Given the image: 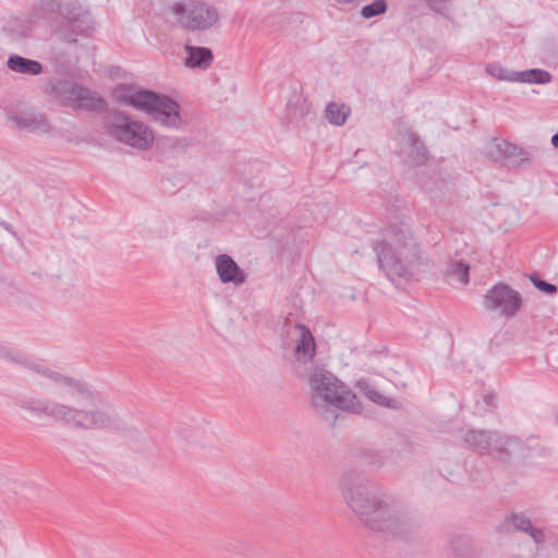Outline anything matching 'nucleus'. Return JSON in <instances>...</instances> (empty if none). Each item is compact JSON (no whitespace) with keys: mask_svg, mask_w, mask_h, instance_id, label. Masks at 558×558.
<instances>
[{"mask_svg":"<svg viewBox=\"0 0 558 558\" xmlns=\"http://www.w3.org/2000/svg\"><path fill=\"white\" fill-rule=\"evenodd\" d=\"M61 4L57 0H41L40 3L34 9L29 23L38 24L44 23L51 28V31L59 33L61 37L66 41H75L74 34H61L54 26V22L60 17Z\"/></svg>","mask_w":558,"mask_h":558,"instance_id":"10","label":"nucleus"},{"mask_svg":"<svg viewBox=\"0 0 558 558\" xmlns=\"http://www.w3.org/2000/svg\"><path fill=\"white\" fill-rule=\"evenodd\" d=\"M526 534L533 539L536 545L535 551L533 555H537L541 546L546 542V534L543 529L536 527L532 524V527L529 529Z\"/></svg>","mask_w":558,"mask_h":558,"instance_id":"30","label":"nucleus"},{"mask_svg":"<svg viewBox=\"0 0 558 558\" xmlns=\"http://www.w3.org/2000/svg\"><path fill=\"white\" fill-rule=\"evenodd\" d=\"M388 9L386 0H375L373 3L364 5L361 10V15L364 19H372L386 13Z\"/></svg>","mask_w":558,"mask_h":558,"instance_id":"27","label":"nucleus"},{"mask_svg":"<svg viewBox=\"0 0 558 558\" xmlns=\"http://www.w3.org/2000/svg\"><path fill=\"white\" fill-rule=\"evenodd\" d=\"M410 142L412 144V158L416 165H423L427 160V149L420 141L416 134H410Z\"/></svg>","mask_w":558,"mask_h":558,"instance_id":"26","label":"nucleus"},{"mask_svg":"<svg viewBox=\"0 0 558 558\" xmlns=\"http://www.w3.org/2000/svg\"><path fill=\"white\" fill-rule=\"evenodd\" d=\"M7 66L13 72L25 75H39L43 72V65L40 62L19 54L10 56L7 61Z\"/></svg>","mask_w":558,"mask_h":558,"instance_id":"17","label":"nucleus"},{"mask_svg":"<svg viewBox=\"0 0 558 558\" xmlns=\"http://www.w3.org/2000/svg\"><path fill=\"white\" fill-rule=\"evenodd\" d=\"M469 265L465 263L452 262L448 265L446 275L461 284H466L469 282Z\"/></svg>","mask_w":558,"mask_h":558,"instance_id":"23","label":"nucleus"},{"mask_svg":"<svg viewBox=\"0 0 558 558\" xmlns=\"http://www.w3.org/2000/svg\"><path fill=\"white\" fill-rule=\"evenodd\" d=\"M530 280L532 281L533 286L544 292V293H547V294H555L557 293L558 289H557V286L553 284V283H549L543 279H541L539 277H537L536 275H532L530 276Z\"/></svg>","mask_w":558,"mask_h":558,"instance_id":"29","label":"nucleus"},{"mask_svg":"<svg viewBox=\"0 0 558 558\" xmlns=\"http://www.w3.org/2000/svg\"><path fill=\"white\" fill-rule=\"evenodd\" d=\"M168 10L177 24L190 32L208 31L220 20L218 9L209 0H180L171 3Z\"/></svg>","mask_w":558,"mask_h":558,"instance_id":"6","label":"nucleus"},{"mask_svg":"<svg viewBox=\"0 0 558 558\" xmlns=\"http://www.w3.org/2000/svg\"><path fill=\"white\" fill-rule=\"evenodd\" d=\"M373 250L379 268L390 281L410 280L433 267V262L403 225L387 227L383 239L373 242Z\"/></svg>","mask_w":558,"mask_h":558,"instance_id":"3","label":"nucleus"},{"mask_svg":"<svg viewBox=\"0 0 558 558\" xmlns=\"http://www.w3.org/2000/svg\"><path fill=\"white\" fill-rule=\"evenodd\" d=\"M140 111L146 113L156 123L173 130H180L185 124L181 116L180 105L167 95L147 90Z\"/></svg>","mask_w":558,"mask_h":558,"instance_id":"8","label":"nucleus"},{"mask_svg":"<svg viewBox=\"0 0 558 558\" xmlns=\"http://www.w3.org/2000/svg\"><path fill=\"white\" fill-rule=\"evenodd\" d=\"M298 332V343L295 345V356L298 361L307 362L315 355L316 345L314 337L310 329L302 324L295 326Z\"/></svg>","mask_w":558,"mask_h":558,"instance_id":"14","label":"nucleus"},{"mask_svg":"<svg viewBox=\"0 0 558 558\" xmlns=\"http://www.w3.org/2000/svg\"><path fill=\"white\" fill-rule=\"evenodd\" d=\"M350 112L349 106L331 101L326 105L325 118L330 124L341 126L345 123Z\"/></svg>","mask_w":558,"mask_h":558,"instance_id":"20","label":"nucleus"},{"mask_svg":"<svg viewBox=\"0 0 558 558\" xmlns=\"http://www.w3.org/2000/svg\"><path fill=\"white\" fill-rule=\"evenodd\" d=\"M187 57L185 58V65L189 68L207 69L213 62V52L206 47L185 46Z\"/></svg>","mask_w":558,"mask_h":558,"instance_id":"16","label":"nucleus"},{"mask_svg":"<svg viewBox=\"0 0 558 558\" xmlns=\"http://www.w3.org/2000/svg\"><path fill=\"white\" fill-rule=\"evenodd\" d=\"M0 359L49 379L57 387L60 397L90 407L78 408L51 399L20 400L19 407L34 416H46L54 422L87 430L105 429L117 425L116 413L101 407L104 397L87 383L63 375L1 340Z\"/></svg>","mask_w":558,"mask_h":558,"instance_id":"1","label":"nucleus"},{"mask_svg":"<svg viewBox=\"0 0 558 558\" xmlns=\"http://www.w3.org/2000/svg\"><path fill=\"white\" fill-rule=\"evenodd\" d=\"M486 72L490 76L506 82H518V72L504 68L498 63H489L486 65Z\"/></svg>","mask_w":558,"mask_h":558,"instance_id":"25","label":"nucleus"},{"mask_svg":"<svg viewBox=\"0 0 558 558\" xmlns=\"http://www.w3.org/2000/svg\"><path fill=\"white\" fill-rule=\"evenodd\" d=\"M426 2L434 12L449 17L453 0H426Z\"/></svg>","mask_w":558,"mask_h":558,"instance_id":"28","label":"nucleus"},{"mask_svg":"<svg viewBox=\"0 0 558 558\" xmlns=\"http://www.w3.org/2000/svg\"><path fill=\"white\" fill-rule=\"evenodd\" d=\"M21 35H22V36H26V35H27V32H26V31H24V32H22V33H21Z\"/></svg>","mask_w":558,"mask_h":558,"instance_id":"33","label":"nucleus"},{"mask_svg":"<svg viewBox=\"0 0 558 558\" xmlns=\"http://www.w3.org/2000/svg\"><path fill=\"white\" fill-rule=\"evenodd\" d=\"M522 305L520 293L505 283H498L484 296V307L507 318L513 317Z\"/></svg>","mask_w":558,"mask_h":558,"instance_id":"9","label":"nucleus"},{"mask_svg":"<svg viewBox=\"0 0 558 558\" xmlns=\"http://www.w3.org/2000/svg\"><path fill=\"white\" fill-rule=\"evenodd\" d=\"M551 81V74L542 69H530L518 72V82L529 84H547Z\"/></svg>","mask_w":558,"mask_h":558,"instance_id":"21","label":"nucleus"},{"mask_svg":"<svg viewBox=\"0 0 558 558\" xmlns=\"http://www.w3.org/2000/svg\"><path fill=\"white\" fill-rule=\"evenodd\" d=\"M556 418H557V421H558V414H557Z\"/></svg>","mask_w":558,"mask_h":558,"instance_id":"34","label":"nucleus"},{"mask_svg":"<svg viewBox=\"0 0 558 558\" xmlns=\"http://www.w3.org/2000/svg\"><path fill=\"white\" fill-rule=\"evenodd\" d=\"M500 156L505 159L512 160L513 162H521L526 159V153L517 145L508 142H502L496 145Z\"/></svg>","mask_w":558,"mask_h":558,"instance_id":"22","label":"nucleus"},{"mask_svg":"<svg viewBox=\"0 0 558 558\" xmlns=\"http://www.w3.org/2000/svg\"><path fill=\"white\" fill-rule=\"evenodd\" d=\"M216 271L221 282L233 283L235 286L243 284L246 276L233 258L227 254H220L217 256Z\"/></svg>","mask_w":558,"mask_h":558,"instance_id":"11","label":"nucleus"},{"mask_svg":"<svg viewBox=\"0 0 558 558\" xmlns=\"http://www.w3.org/2000/svg\"><path fill=\"white\" fill-rule=\"evenodd\" d=\"M505 526L508 531H518L526 533L532 527L529 518L520 513H512L505 519Z\"/></svg>","mask_w":558,"mask_h":558,"instance_id":"24","label":"nucleus"},{"mask_svg":"<svg viewBox=\"0 0 558 558\" xmlns=\"http://www.w3.org/2000/svg\"><path fill=\"white\" fill-rule=\"evenodd\" d=\"M465 446L478 453L494 452L501 461H507L512 452L522 449L518 437H506L498 432L469 429L463 435Z\"/></svg>","mask_w":558,"mask_h":558,"instance_id":"7","label":"nucleus"},{"mask_svg":"<svg viewBox=\"0 0 558 558\" xmlns=\"http://www.w3.org/2000/svg\"><path fill=\"white\" fill-rule=\"evenodd\" d=\"M340 489L348 507L359 521L376 532L399 535L410 526V519L402 507L380 486L366 478L347 474Z\"/></svg>","mask_w":558,"mask_h":558,"instance_id":"2","label":"nucleus"},{"mask_svg":"<svg viewBox=\"0 0 558 558\" xmlns=\"http://www.w3.org/2000/svg\"><path fill=\"white\" fill-rule=\"evenodd\" d=\"M495 397L493 395L485 396V402L488 405H493Z\"/></svg>","mask_w":558,"mask_h":558,"instance_id":"32","label":"nucleus"},{"mask_svg":"<svg viewBox=\"0 0 558 558\" xmlns=\"http://www.w3.org/2000/svg\"><path fill=\"white\" fill-rule=\"evenodd\" d=\"M148 89H134L129 85H119L113 89V98L120 104L131 106L140 111L141 105Z\"/></svg>","mask_w":558,"mask_h":558,"instance_id":"15","label":"nucleus"},{"mask_svg":"<svg viewBox=\"0 0 558 558\" xmlns=\"http://www.w3.org/2000/svg\"><path fill=\"white\" fill-rule=\"evenodd\" d=\"M8 121L20 131L37 132L49 129L45 116L37 112L13 113L8 117Z\"/></svg>","mask_w":558,"mask_h":558,"instance_id":"12","label":"nucleus"},{"mask_svg":"<svg viewBox=\"0 0 558 558\" xmlns=\"http://www.w3.org/2000/svg\"><path fill=\"white\" fill-rule=\"evenodd\" d=\"M106 133L117 142L138 150H147L155 141L153 130L142 121L132 120L126 113L113 110L104 120Z\"/></svg>","mask_w":558,"mask_h":558,"instance_id":"5","label":"nucleus"},{"mask_svg":"<svg viewBox=\"0 0 558 558\" xmlns=\"http://www.w3.org/2000/svg\"><path fill=\"white\" fill-rule=\"evenodd\" d=\"M551 145L558 149V132L551 136Z\"/></svg>","mask_w":558,"mask_h":558,"instance_id":"31","label":"nucleus"},{"mask_svg":"<svg viewBox=\"0 0 558 558\" xmlns=\"http://www.w3.org/2000/svg\"><path fill=\"white\" fill-rule=\"evenodd\" d=\"M311 400L316 408L333 407L340 410H354L355 395L324 367H314L308 376Z\"/></svg>","mask_w":558,"mask_h":558,"instance_id":"4","label":"nucleus"},{"mask_svg":"<svg viewBox=\"0 0 558 558\" xmlns=\"http://www.w3.org/2000/svg\"><path fill=\"white\" fill-rule=\"evenodd\" d=\"M356 387L367 399L374 403L392 409L397 408L398 402L381 395L369 380L360 379L356 384Z\"/></svg>","mask_w":558,"mask_h":558,"instance_id":"19","label":"nucleus"},{"mask_svg":"<svg viewBox=\"0 0 558 558\" xmlns=\"http://www.w3.org/2000/svg\"><path fill=\"white\" fill-rule=\"evenodd\" d=\"M71 94L75 100L78 101V107L83 109L98 112H102L107 109V102L102 97H100L96 92H93L82 85H73Z\"/></svg>","mask_w":558,"mask_h":558,"instance_id":"13","label":"nucleus"},{"mask_svg":"<svg viewBox=\"0 0 558 558\" xmlns=\"http://www.w3.org/2000/svg\"><path fill=\"white\" fill-rule=\"evenodd\" d=\"M190 145L187 137L180 136H163L157 140V148L167 155H179L186 151Z\"/></svg>","mask_w":558,"mask_h":558,"instance_id":"18","label":"nucleus"}]
</instances>
